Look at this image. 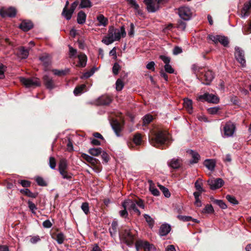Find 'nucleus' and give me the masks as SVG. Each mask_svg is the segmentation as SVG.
Listing matches in <instances>:
<instances>
[{
  "label": "nucleus",
  "mask_w": 251,
  "mask_h": 251,
  "mask_svg": "<svg viewBox=\"0 0 251 251\" xmlns=\"http://www.w3.org/2000/svg\"><path fill=\"white\" fill-rule=\"evenodd\" d=\"M85 87L86 85L85 84H81L80 86L76 87L74 91V93L75 95L80 94L84 92V89H85Z\"/></svg>",
  "instance_id": "37998d69"
},
{
  "label": "nucleus",
  "mask_w": 251,
  "mask_h": 251,
  "mask_svg": "<svg viewBox=\"0 0 251 251\" xmlns=\"http://www.w3.org/2000/svg\"><path fill=\"white\" fill-rule=\"evenodd\" d=\"M81 157L92 164H95L97 163V159L96 158L86 153H81Z\"/></svg>",
  "instance_id": "c85d7f7f"
},
{
  "label": "nucleus",
  "mask_w": 251,
  "mask_h": 251,
  "mask_svg": "<svg viewBox=\"0 0 251 251\" xmlns=\"http://www.w3.org/2000/svg\"><path fill=\"white\" fill-rule=\"evenodd\" d=\"M69 56L70 57L75 56L77 53V50L74 49L72 47L69 46Z\"/></svg>",
  "instance_id": "e2e57ef3"
},
{
  "label": "nucleus",
  "mask_w": 251,
  "mask_h": 251,
  "mask_svg": "<svg viewBox=\"0 0 251 251\" xmlns=\"http://www.w3.org/2000/svg\"><path fill=\"white\" fill-rule=\"evenodd\" d=\"M150 190L151 194L155 196H158L160 194L159 191L158 189L152 186H150Z\"/></svg>",
  "instance_id": "680f3d73"
},
{
  "label": "nucleus",
  "mask_w": 251,
  "mask_h": 251,
  "mask_svg": "<svg viewBox=\"0 0 251 251\" xmlns=\"http://www.w3.org/2000/svg\"><path fill=\"white\" fill-rule=\"evenodd\" d=\"M187 152L191 155L192 158V159L190 160V164H195L198 162L200 159V155L197 152L191 150L187 151Z\"/></svg>",
  "instance_id": "aec40b11"
},
{
  "label": "nucleus",
  "mask_w": 251,
  "mask_h": 251,
  "mask_svg": "<svg viewBox=\"0 0 251 251\" xmlns=\"http://www.w3.org/2000/svg\"><path fill=\"white\" fill-rule=\"evenodd\" d=\"M113 129L118 137L121 136L120 132L122 130V126L117 121H114L111 124Z\"/></svg>",
  "instance_id": "4be33fe9"
},
{
  "label": "nucleus",
  "mask_w": 251,
  "mask_h": 251,
  "mask_svg": "<svg viewBox=\"0 0 251 251\" xmlns=\"http://www.w3.org/2000/svg\"><path fill=\"white\" fill-rule=\"evenodd\" d=\"M144 217L150 227L152 228L154 223L153 219L150 215L146 214H144Z\"/></svg>",
  "instance_id": "c03bdc74"
},
{
  "label": "nucleus",
  "mask_w": 251,
  "mask_h": 251,
  "mask_svg": "<svg viewBox=\"0 0 251 251\" xmlns=\"http://www.w3.org/2000/svg\"><path fill=\"white\" fill-rule=\"evenodd\" d=\"M20 192L22 194H24V195L27 196L28 197L32 198H35L37 194L35 193H33L31 192L28 189L25 188L20 190Z\"/></svg>",
  "instance_id": "72a5a7b5"
},
{
  "label": "nucleus",
  "mask_w": 251,
  "mask_h": 251,
  "mask_svg": "<svg viewBox=\"0 0 251 251\" xmlns=\"http://www.w3.org/2000/svg\"><path fill=\"white\" fill-rule=\"evenodd\" d=\"M81 208L85 214H88L89 212V206L88 202H85L82 203Z\"/></svg>",
  "instance_id": "8fccbe9b"
},
{
  "label": "nucleus",
  "mask_w": 251,
  "mask_h": 251,
  "mask_svg": "<svg viewBox=\"0 0 251 251\" xmlns=\"http://www.w3.org/2000/svg\"><path fill=\"white\" fill-rule=\"evenodd\" d=\"M204 165L209 170L212 171L215 167V161L213 159H206L204 161Z\"/></svg>",
  "instance_id": "cd10ccee"
},
{
  "label": "nucleus",
  "mask_w": 251,
  "mask_h": 251,
  "mask_svg": "<svg viewBox=\"0 0 251 251\" xmlns=\"http://www.w3.org/2000/svg\"><path fill=\"white\" fill-rule=\"evenodd\" d=\"M88 152L93 156H97L101 153L100 148H91L88 150Z\"/></svg>",
  "instance_id": "e433bc0d"
},
{
  "label": "nucleus",
  "mask_w": 251,
  "mask_h": 251,
  "mask_svg": "<svg viewBox=\"0 0 251 251\" xmlns=\"http://www.w3.org/2000/svg\"><path fill=\"white\" fill-rule=\"evenodd\" d=\"M121 240L128 246H132L134 242V235L128 228L125 229L123 231L119 232Z\"/></svg>",
  "instance_id": "20e7f679"
},
{
  "label": "nucleus",
  "mask_w": 251,
  "mask_h": 251,
  "mask_svg": "<svg viewBox=\"0 0 251 251\" xmlns=\"http://www.w3.org/2000/svg\"><path fill=\"white\" fill-rule=\"evenodd\" d=\"M92 6V2L89 0H81L79 7V8H90Z\"/></svg>",
  "instance_id": "c9c22d12"
},
{
  "label": "nucleus",
  "mask_w": 251,
  "mask_h": 251,
  "mask_svg": "<svg viewBox=\"0 0 251 251\" xmlns=\"http://www.w3.org/2000/svg\"><path fill=\"white\" fill-rule=\"evenodd\" d=\"M208 185L210 186L211 189L215 190L221 187L224 181L222 178H217L216 179H209L207 181Z\"/></svg>",
  "instance_id": "ddd939ff"
},
{
  "label": "nucleus",
  "mask_w": 251,
  "mask_h": 251,
  "mask_svg": "<svg viewBox=\"0 0 251 251\" xmlns=\"http://www.w3.org/2000/svg\"><path fill=\"white\" fill-rule=\"evenodd\" d=\"M111 102V99L109 97L103 96L100 99V102L102 105H108Z\"/></svg>",
  "instance_id": "4c0bfd02"
},
{
  "label": "nucleus",
  "mask_w": 251,
  "mask_h": 251,
  "mask_svg": "<svg viewBox=\"0 0 251 251\" xmlns=\"http://www.w3.org/2000/svg\"><path fill=\"white\" fill-rule=\"evenodd\" d=\"M219 42L225 47L227 46L229 43L227 38L222 35H220L219 37L218 43Z\"/></svg>",
  "instance_id": "a18cd8bd"
},
{
  "label": "nucleus",
  "mask_w": 251,
  "mask_h": 251,
  "mask_svg": "<svg viewBox=\"0 0 251 251\" xmlns=\"http://www.w3.org/2000/svg\"><path fill=\"white\" fill-rule=\"evenodd\" d=\"M55 240L58 244H62L65 240V236L64 234L62 232L57 233L56 236Z\"/></svg>",
  "instance_id": "79ce46f5"
},
{
  "label": "nucleus",
  "mask_w": 251,
  "mask_h": 251,
  "mask_svg": "<svg viewBox=\"0 0 251 251\" xmlns=\"http://www.w3.org/2000/svg\"><path fill=\"white\" fill-rule=\"evenodd\" d=\"M235 126L231 122H227L224 126V137H228L232 136L235 131Z\"/></svg>",
  "instance_id": "0eeeda50"
},
{
  "label": "nucleus",
  "mask_w": 251,
  "mask_h": 251,
  "mask_svg": "<svg viewBox=\"0 0 251 251\" xmlns=\"http://www.w3.org/2000/svg\"><path fill=\"white\" fill-rule=\"evenodd\" d=\"M213 202L219 206L222 209H225L227 207L226 203L222 200H215L214 198L211 199Z\"/></svg>",
  "instance_id": "ea45409f"
},
{
  "label": "nucleus",
  "mask_w": 251,
  "mask_h": 251,
  "mask_svg": "<svg viewBox=\"0 0 251 251\" xmlns=\"http://www.w3.org/2000/svg\"><path fill=\"white\" fill-rule=\"evenodd\" d=\"M158 186L160 190L163 193L164 195L166 198H169L171 196V194L168 188L165 187L164 186L158 184Z\"/></svg>",
  "instance_id": "58836bf2"
},
{
  "label": "nucleus",
  "mask_w": 251,
  "mask_h": 251,
  "mask_svg": "<svg viewBox=\"0 0 251 251\" xmlns=\"http://www.w3.org/2000/svg\"><path fill=\"white\" fill-rule=\"evenodd\" d=\"M220 35H214L212 34H209L208 35V39L212 41L215 44H217L218 43L219 37Z\"/></svg>",
  "instance_id": "13d9d810"
},
{
  "label": "nucleus",
  "mask_w": 251,
  "mask_h": 251,
  "mask_svg": "<svg viewBox=\"0 0 251 251\" xmlns=\"http://www.w3.org/2000/svg\"><path fill=\"white\" fill-rule=\"evenodd\" d=\"M133 142L136 145H139L142 142V138L139 133L136 134L133 138Z\"/></svg>",
  "instance_id": "de8ad7c7"
},
{
  "label": "nucleus",
  "mask_w": 251,
  "mask_h": 251,
  "mask_svg": "<svg viewBox=\"0 0 251 251\" xmlns=\"http://www.w3.org/2000/svg\"><path fill=\"white\" fill-rule=\"evenodd\" d=\"M86 14L83 11H79L77 16V22L78 24L82 25L85 23Z\"/></svg>",
  "instance_id": "bb28decb"
},
{
  "label": "nucleus",
  "mask_w": 251,
  "mask_h": 251,
  "mask_svg": "<svg viewBox=\"0 0 251 251\" xmlns=\"http://www.w3.org/2000/svg\"><path fill=\"white\" fill-rule=\"evenodd\" d=\"M214 212V209L210 204H207L203 209L202 212L205 213H212Z\"/></svg>",
  "instance_id": "603ef678"
},
{
  "label": "nucleus",
  "mask_w": 251,
  "mask_h": 251,
  "mask_svg": "<svg viewBox=\"0 0 251 251\" xmlns=\"http://www.w3.org/2000/svg\"><path fill=\"white\" fill-rule=\"evenodd\" d=\"M73 12L70 9H66V7L63 8L62 14L67 20H69L71 19Z\"/></svg>",
  "instance_id": "2f4dec72"
},
{
  "label": "nucleus",
  "mask_w": 251,
  "mask_h": 251,
  "mask_svg": "<svg viewBox=\"0 0 251 251\" xmlns=\"http://www.w3.org/2000/svg\"><path fill=\"white\" fill-rule=\"evenodd\" d=\"M144 2L147 5V10L150 12H154L159 8L160 2L158 0H144Z\"/></svg>",
  "instance_id": "6e6552de"
},
{
  "label": "nucleus",
  "mask_w": 251,
  "mask_h": 251,
  "mask_svg": "<svg viewBox=\"0 0 251 251\" xmlns=\"http://www.w3.org/2000/svg\"><path fill=\"white\" fill-rule=\"evenodd\" d=\"M135 247L137 250H138L140 248H143L145 251H150L153 247V246L147 241L139 240L136 241Z\"/></svg>",
  "instance_id": "4468645a"
},
{
  "label": "nucleus",
  "mask_w": 251,
  "mask_h": 251,
  "mask_svg": "<svg viewBox=\"0 0 251 251\" xmlns=\"http://www.w3.org/2000/svg\"><path fill=\"white\" fill-rule=\"evenodd\" d=\"M186 26V24L185 22L179 20L177 22L176 27L177 28L181 30H184Z\"/></svg>",
  "instance_id": "3c124183"
},
{
  "label": "nucleus",
  "mask_w": 251,
  "mask_h": 251,
  "mask_svg": "<svg viewBox=\"0 0 251 251\" xmlns=\"http://www.w3.org/2000/svg\"><path fill=\"white\" fill-rule=\"evenodd\" d=\"M0 15L2 17H14L16 15V10L13 7H10L8 9L2 8L0 10Z\"/></svg>",
  "instance_id": "2eb2a0df"
},
{
  "label": "nucleus",
  "mask_w": 251,
  "mask_h": 251,
  "mask_svg": "<svg viewBox=\"0 0 251 251\" xmlns=\"http://www.w3.org/2000/svg\"><path fill=\"white\" fill-rule=\"evenodd\" d=\"M97 23L96 25L100 27H106L108 24V19L103 14H98L96 17Z\"/></svg>",
  "instance_id": "dca6fc26"
},
{
  "label": "nucleus",
  "mask_w": 251,
  "mask_h": 251,
  "mask_svg": "<svg viewBox=\"0 0 251 251\" xmlns=\"http://www.w3.org/2000/svg\"><path fill=\"white\" fill-rule=\"evenodd\" d=\"M59 173L64 179H70L72 178L71 174L68 173L66 170L63 171L62 172L60 171Z\"/></svg>",
  "instance_id": "864d4df0"
},
{
  "label": "nucleus",
  "mask_w": 251,
  "mask_h": 251,
  "mask_svg": "<svg viewBox=\"0 0 251 251\" xmlns=\"http://www.w3.org/2000/svg\"><path fill=\"white\" fill-rule=\"evenodd\" d=\"M169 138L168 132L166 130L160 129L152 130L149 135V140L151 144L156 148H159L165 144Z\"/></svg>",
  "instance_id": "f257e3e1"
},
{
  "label": "nucleus",
  "mask_w": 251,
  "mask_h": 251,
  "mask_svg": "<svg viewBox=\"0 0 251 251\" xmlns=\"http://www.w3.org/2000/svg\"><path fill=\"white\" fill-rule=\"evenodd\" d=\"M67 168V161L65 159H61L60 160L59 166H58V171L59 172L66 170Z\"/></svg>",
  "instance_id": "f704fd0d"
},
{
  "label": "nucleus",
  "mask_w": 251,
  "mask_h": 251,
  "mask_svg": "<svg viewBox=\"0 0 251 251\" xmlns=\"http://www.w3.org/2000/svg\"><path fill=\"white\" fill-rule=\"evenodd\" d=\"M165 70L167 73H169L170 74H172L174 73V70L173 68L172 67V66L169 64H165L164 66Z\"/></svg>",
  "instance_id": "338daca9"
},
{
  "label": "nucleus",
  "mask_w": 251,
  "mask_h": 251,
  "mask_svg": "<svg viewBox=\"0 0 251 251\" xmlns=\"http://www.w3.org/2000/svg\"><path fill=\"white\" fill-rule=\"evenodd\" d=\"M33 26L32 23L28 20H24L22 22L19 27L24 31H27L31 29Z\"/></svg>",
  "instance_id": "a211bd4d"
},
{
  "label": "nucleus",
  "mask_w": 251,
  "mask_h": 251,
  "mask_svg": "<svg viewBox=\"0 0 251 251\" xmlns=\"http://www.w3.org/2000/svg\"><path fill=\"white\" fill-rule=\"evenodd\" d=\"M120 69V66L119 64L117 63H115L112 68V72L114 75H118Z\"/></svg>",
  "instance_id": "bf43d9fd"
},
{
  "label": "nucleus",
  "mask_w": 251,
  "mask_h": 251,
  "mask_svg": "<svg viewBox=\"0 0 251 251\" xmlns=\"http://www.w3.org/2000/svg\"><path fill=\"white\" fill-rule=\"evenodd\" d=\"M27 203L29 209L31 210L32 213H35V211L37 209V206L30 201H28Z\"/></svg>",
  "instance_id": "6e6d98bb"
},
{
  "label": "nucleus",
  "mask_w": 251,
  "mask_h": 251,
  "mask_svg": "<svg viewBox=\"0 0 251 251\" xmlns=\"http://www.w3.org/2000/svg\"><path fill=\"white\" fill-rule=\"evenodd\" d=\"M29 54V50L25 49L24 47H21L18 49L17 52L18 56L21 59L26 58Z\"/></svg>",
  "instance_id": "412c9836"
},
{
  "label": "nucleus",
  "mask_w": 251,
  "mask_h": 251,
  "mask_svg": "<svg viewBox=\"0 0 251 251\" xmlns=\"http://www.w3.org/2000/svg\"><path fill=\"white\" fill-rule=\"evenodd\" d=\"M126 35V32L123 26L116 28L110 26L109 27L107 34L102 38L101 42L106 45H109L114 41H120L121 37H125Z\"/></svg>",
  "instance_id": "f03ea898"
},
{
  "label": "nucleus",
  "mask_w": 251,
  "mask_h": 251,
  "mask_svg": "<svg viewBox=\"0 0 251 251\" xmlns=\"http://www.w3.org/2000/svg\"><path fill=\"white\" fill-rule=\"evenodd\" d=\"M117 226L118 224L117 222H112L111 224V226L109 228V231L112 236H114L116 233Z\"/></svg>",
  "instance_id": "a19ab883"
},
{
  "label": "nucleus",
  "mask_w": 251,
  "mask_h": 251,
  "mask_svg": "<svg viewBox=\"0 0 251 251\" xmlns=\"http://www.w3.org/2000/svg\"><path fill=\"white\" fill-rule=\"evenodd\" d=\"M171 230V226L168 224H163L161 226L159 233L161 236H165L169 233Z\"/></svg>",
  "instance_id": "5701e85b"
},
{
  "label": "nucleus",
  "mask_w": 251,
  "mask_h": 251,
  "mask_svg": "<svg viewBox=\"0 0 251 251\" xmlns=\"http://www.w3.org/2000/svg\"><path fill=\"white\" fill-rule=\"evenodd\" d=\"M235 50L236 59L242 66H245L246 65V60L245 59L244 51L239 47H236Z\"/></svg>",
  "instance_id": "9d476101"
},
{
  "label": "nucleus",
  "mask_w": 251,
  "mask_h": 251,
  "mask_svg": "<svg viewBox=\"0 0 251 251\" xmlns=\"http://www.w3.org/2000/svg\"><path fill=\"white\" fill-rule=\"evenodd\" d=\"M128 3L131 5L137 12L138 14H142L141 11L139 8V5L136 0H127Z\"/></svg>",
  "instance_id": "c756f323"
},
{
  "label": "nucleus",
  "mask_w": 251,
  "mask_h": 251,
  "mask_svg": "<svg viewBox=\"0 0 251 251\" xmlns=\"http://www.w3.org/2000/svg\"><path fill=\"white\" fill-rule=\"evenodd\" d=\"M214 77L213 72L210 70L205 71L201 76L202 83L205 85H209Z\"/></svg>",
  "instance_id": "f8f14e48"
},
{
  "label": "nucleus",
  "mask_w": 251,
  "mask_h": 251,
  "mask_svg": "<svg viewBox=\"0 0 251 251\" xmlns=\"http://www.w3.org/2000/svg\"><path fill=\"white\" fill-rule=\"evenodd\" d=\"M179 17L184 21H189L192 17V12L188 6H182L178 9Z\"/></svg>",
  "instance_id": "423d86ee"
},
{
  "label": "nucleus",
  "mask_w": 251,
  "mask_h": 251,
  "mask_svg": "<svg viewBox=\"0 0 251 251\" xmlns=\"http://www.w3.org/2000/svg\"><path fill=\"white\" fill-rule=\"evenodd\" d=\"M137 205L142 209L145 208V205L142 200L139 199L137 201L135 200H132L130 199L125 201L122 203V206L124 209H128L129 210H133L137 213L138 215L141 214L140 211L137 207Z\"/></svg>",
  "instance_id": "7ed1b4c3"
},
{
  "label": "nucleus",
  "mask_w": 251,
  "mask_h": 251,
  "mask_svg": "<svg viewBox=\"0 0 251 251\" xmlns=\"http://www.w3.org/2000/svg\"><path fill=\"white\" fill-rule=\"evenodd\" d=\"M124 86L123 81L121 79H118L116 82V88L117 91L122 90Z\"/></svg>",
  "instance_id": "09e8293b"
},
{
  "label": "nucleus",
  "mask_w": 251,
  "mask_h": 251,
  "mask_svg": "<svg viewBox=\"0 0 251 251\" xmlns=\"http://www.w3.org/2000/svg\"><path fill=\"white\" fill-rule=\"evenodd\" d=\"M36 181L37 183V184L40 186H46L47 184L44 179L41 177L38 176L36 178Z\"/></svg>",
  "instance_id": "052dcab7"
},
{
  "label": "nucleus",
  "mask_w": 251,
  "mask_h": 251,
  "mask_svg": "<svg viewBox=\"0 0 251 251\" xmlns=\"http://www.w3.org/2000/svg\"><path fill=\"white\" fill-rule=\"evenodd\" d=\"M50 167L52 169H54L56 167V161L55 158L53 157H50L49 160Z\"/></svg>",
  "instance_id": "0e129e2a"
},
{
  "label": "nucleus",
  "mask_w": 251,
  "mask_h": 251,
  "mask_svg": "<svg viewBox=\"0 0 251 251\" xmlns=\"http://www.w3.org/2000/svg\"><path fill=\"white\" fill-rule=\"evenodd\" d=\"M78 58L79 60L78 66L81 67H84L86 65L87 60L86 55L84 53H81L78 55Z\"/></svg>",
  "instance_id": "393cba45"
},
{
  "label": "nucleus",
  "mask_w": 251,
  "mask_h": 251,
  "mask_svg": "<svg viewBox=\"0 0 251 251\" xmlns=\"http://www.w3.org/2000/svg\"><path fill=\"white\" fill-rule=\"evenodd\" d=\"M251 14V0L246 2L243 6L240 13V17L246 18Z\"/></svg>",
  "instance_id": "9b49d317"
},
{
  "label": "nucleus",
  "mask_w": 251,
  "mask_h": 251,
  "mask_svg": "<svg viewBox=\"0 0 251 251\" xmlns=\"http://www.w3.org/2000/svg\"><path fill=\"white\" fill-rule=\"evenodd\" d=\"M153 119L152 115L147 114L143 118V126H146L151 123Z\"/></svg>",
  "instance_id": "473e14b6"
},
{
  "label": "nucleus",
  "mask_w": 251,
  "mask_h": 251,
  "mask_svg": "<svg viewBox=\"0 0 251 251\" xmlns=\"http://www.w3.org/2000/svg\"><path fill=\"white\" fill-rule=\"evenodd\" d=\"M177 217L178 219L183 221H190L192 220V218L191 216L178 215Z\"/></svg>",
  "instance_id": "69168bd1"
},
{
  "label": "nucleus",
  "mask_w": 251,
  "mask_h": 251,
  "mask_svg": "<svg viewBox=\"0 0 251 251\" xmlns=\"http://www.w3.org/2000/svg\"><path fill=\"white\" fill-rule=\"evenodd\" d=\"M183 105L189 113L193 112L192 100L187 98L183 99Z\"/></svg>",
  "instance_id": "a878e982"
},
{
  "label": "nucleus",
  "mask_w": 251,
  "mask_h": 251,
  "mask_svg": "<svg viewBox=\"0 0 251 251\" xmlns=\"http://www.w3.org/2000/svg\"><path fill=\"white\" fill-rule=\"evenodd\" d=\"M201 180L199 179L195 183V187L196 189L200 192H204V190L202 187Z\"/></svg>",
  "instance_id": "49530a36"
},
{
  "label": "nucleus",
  "mask_w": 251,
  "mask_h": 251,
  "mask_svg": "<svg viewBox=\"0 0 251 251\" xmlns=\"http://www.w3.org/2000/svg\"><path fill=\"white\" fill-rule=\"evenodd\" d=\"M181 164V161L178 158H173L169 162H168L169 166L173 169L178 168Z\"/></svg>",
  "instance_id": "b1692460"
},
{
  "label": "nucleus",
  "mask_w": 251,
  "mask_h": 251,
  "mask_svg": "<svg viewBox=\"0 0 251 251\" xmlns=\"http://www.w3.org/2000/svg\"><path fill=\"white\" fill-rule=\"evenodd\" d=\"M52 56L47 53H42L39 57V60L43 63L45 67H47L51 62Z\"/></svg>",
  "instance_id": "f3484780"
},
{
  "label": "nucleus",
  "mask_w": 251,
  "mask_h": 251,
  "mask_svg": "<svg viewBox=\"0 0 251 251\" xmlns=\"http://www.w3.org/2000/svg\"><path fill=\"white\" fill-rule=\"evenodd\" d=\"M20 81L26 87H35L40 85L39 79L36 77L25 78L21 77Z\"/></svg>",
  "instance_id": "39448f33"
},
{
  "label": "nucleus",
  "mask_w": 251,
  "mask_h": 251,
  "mask_svg": "<svg viewBox=\"0 0 251 251\" xmlns=\"http://www.w3.org/2000/svg\"><path fill=\"white\" fill-rule=\"evenodd\" d=\"M52 71L54 75H56L63 76L67 75L70 72V70L68 68L61 70L53 69L52 70Z\"/></svg>",
  "instance_id": "7c9ffc66"
},
{
  "label": "nucleus",
  "mask_w": 251,
  "mask_h": 251,
  "mask_svg": "<svg viewBox=\"0 0 251 251\" xmlns=\"http://www.w3.org/2000/svg\"><path fill=\"white\" fill-rule=\"evenodd\" d=\"M44 83L48 89H52L54 87L53 80L51 77L48 75H45L43 77Z\"/></svg>",
  "instance_id": "6ab92c4d"
},
{
  "label": "nucleus",
  "mask_w": 251,
  "mask_h": 251,
  "mask_svg": "<svg viewBox=\"0 0 251 251\" xmlns=\"http://www.w3.org/2000/svg\"><path fill=\"white\" fill-rule=\"evenodd\" d=\"M19 182L24 187H28L30 186V184H31V183L30 181H29L28 180H20Z\"/></svg>",
  "instance_id": "774afa93"
},
{
  "label": "nucleus",
  "mask_w": 251,
  "mask_h": 251,
  "mask_svg": "<svg viewBox=\"0 0 251 251\" xmlns=\"http://www.w3.org/2000/svg\"><path fill=\"white\" fill-rule=\"evenodd\" d=\"M197 100L201 101H207L212 103H217L219 101V99L216 96L207 93L199 96Z\"/></svg>",
  "instance_id": "1a4fd4ad"
},
{
  "label": "nucleus",
  "mask_w": 251,
  "mask_h": 251,
  "mask_svg": "<svg viewBox=\"0 0 251 251\" xmlns=\"http://www.w3.org/2000/svg\"><path fill=\"white\" fill-rule=\"evenodd\" d=\"M226 199L229 202L233 204H237L238 203L235 198L230 195H227L226 196Z\"/></svg>",
  "instance_id": "4d7b16f0"
},
{
  "label": "nucleus",
  "mask_w": 251,
  "mask_h": 251,
  "mask_svg": "<svg viewBox=\"0 0 251 251\" xmlns=\"http://www.w3.org/2000/svg\"><path fill=\"white\" fill-rule=\"evenodd\" d=\"M219 110H220V107L218 106H216V107H210V108H208L207 109V111L209 114L214 115V114H217Z\"/></svg>",
  "instance_id": "5fc2aeb1"
}]
</instances>
